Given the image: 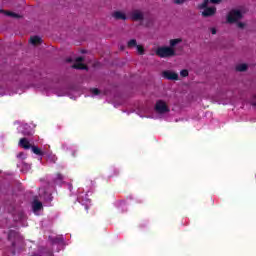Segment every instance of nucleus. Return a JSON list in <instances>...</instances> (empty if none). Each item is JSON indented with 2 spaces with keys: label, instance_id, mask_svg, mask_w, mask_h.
Returning a JSON list of instances; mask_svg holds the SVG:
<instances>
[{
  "label": "nucleus",
  "instance_id": "c85d7f7f",
  "mask_svg": "<svg viewBox=\"0 0 256 256\" xmlns=\"http://www.w3.org/2000/svg\"><path fill=\"white\" fill-rule=\"evenodd\" d=\"M72 156L75 157V153H72Z\"/></svg>",
  "mask_w": 256,
  "mask_h": 256
},
{
  "label": "nucleus",
  "instance_id": "ddd939ff",
  "mask_svg": "<svg viewBox=\"0 0 256 256\" xmlns=\"http://www.w3.org/2000/svg\"><path fill=\"white\" fill-rule=\"evenodd\" d=\"M113 17L114 19H121L122 21H125V19H127V16L125 15V13L121 11L114 12Z\"/></svg>",
  "mask_w": 256,
  "mask_h": 256
},
{
  "label": "nucleus",
  "instance_id": "f03ea898",
  "mask_svg": "<svg viewBox=\"0 0 256 256\" xmlns=\"http://www.w3.org/2000/svg\"><path fill=\"white\" fill-rule=\"evenodd\" d=\"M240 19H243V14L239 10H232L227 16L228 23H237Z\"/></svg>",
  "mask_w": 256,
  "mask_h": 256
},
{
  "label": "nucleus",
  "instance_id": "4468645a",
  "mask_svg": "<svg viewBox=\"0 0 256 256\" xmlns=\"http://www.w3.org/2000/svg\"><path fill=\"white\" fill-rule=\"evenodd\" d=\"M30 43L32 45H39L41 43V38L39 36H33L30 38Z\"/></svg>",
  "mask_w": 256,
  "mask_h": 256
},
{
  "label": "nucleus",
  "instance_id": "dca6fc26",
  "mask_svg": "<svg viewBox=\"0 0 256 256\" xmlns=\"http://www.w3.org/2000/svg\"><path fill=\"white\" fill-rule=\"evenodd\" d=\"M30 170H31V165L26 163L22 164V168H21L22 173H27V171H30Z\"/></svg>",
  "mask_w": 256,
  "mask_h": 256
},
{
  "label": "nucleus",
  "instance_id": "6e6552de",
  "mask_svg": "<svg viewBox=\"0 0 256 256\" xmlns=\"http://www.w3.org/2000/svg\"><path fill=\"white\" fill-rule=\"evenodd\" d=\"M32 211L35 215H40L41 211H43V203L39 200H34L32 202Z\"/></svg>",
  "mask_w": 256,
  "mask_h": 256
},
{
  "label": "nucleus",
  "instance_id": "c756f323",
  "mask_svg": "<svg viewBox=\"0 0 256 256\" xmlns=\"http://www.w3.org/2000/svg\"><path fill=\"white\" fill-rule=\"evenodd\" d=\"M65 147H66V146H65V145H63V149H65Z\"/></svg>",
  "mask_w": 256,
  "mask_h": 256
},
{
  "label": "nucleus",
  "instance_id": "9b49d317",
  "mask_svg": "<svg viewBox=\"0 0 256 256\" xmlns=\"http://www.w3.org/2000/svg\"><path fill=\"white\" fill-rule=\"evenodd\" d=\"M18 130L21 131L22 135H31L33 133L31 126H28L27 124L20 126Z\"/></svg>",
  "mask_w": 256,
  "mask_h": 256
},
{
  "label": "nucleus",
  "instance_id": "9d476101",
  "mask_svg": "<svg viewBox=\"0 0 256 256\" xmlns=\"http://www.w3.org/2000/svg\"><path fill=\"white\" fill-rule=\"evenodd\" d=\"M73 67H74V69H87V67L83 63V58L82 57L76 58Z\"/></svg>",
  "mask_w": 256,
  "mask_h": 256
},
{
  "label": "nucleus",
  "instance_id": "6ab92c4d",
  "mask_svg": "<svg viewBox=\"0 0 256 256\" xmlns=\"http://www.w3.org/2000/svg\"><path fill=\"white\" fill-rule=\"evenodd\" d=\"M5 15H8V17H13L14 19H19V14L15 12H5Z\"/></svg>",
  "mask_w": 256,
  "mask_h": 256
},
{
  "label": "nucleus",
  "instance_id": "1a4fd4ad",
  "mask_svg": "<svg viewBox=\"0 0 256 256\" xmlns=\"http://www.w3.org/2000/svg\"><path fill=\"white\" fill-rule=\"evenodd\" d=\"M128 47H136V49H137L139 55H143V53H144V51H145V50L143 49V46L137 45V40H135V39H132V40H130V41L128 42Z\"/></svg>",
  "mask_w": 256,
  "mask_h": 256
},
{
  "label": "nucleus",
  "instance_id": "5701e85b",
  "mask_svg": "<svg viewBox=\"0 0 256 256\" xmlns=\"http://www.w3.org/2000/svg\"><path fill=\"white\" fill-rule=\"evenodd\" d=\"M18 159H25L27 157V155H25V153L23 152H20L18 155H17Z\"/></svg>",
  "mask_w": 256,
  "mask_h": 256
},
{
  "label": "nucleus",
  "instance_id": "aec40b11",
  "mask_svg": "<svg viewBox=\"0 0 256 256\" xmlns=\"http://www.w3.org/2000/svg\"><path fill=\"white\" fill-rule=\"evenodd\" d=\"M54 181H55L56 185L61 184V181H63V175L57 174V176H56Z\"/></svg>",
  "mask_w": 256,
  "mask_h": 256
},
{
  "label": "nucleus",
  "instance_id": "cd10ccee",
  "mask_svg": "<svg viewBox=\"0 0 256 256\" xmlns=\"http://www.w3.org/2000/svg\"><path fill=\"white\" fill-rule=\"evenodd\" d=\"M53 197H51V194L48 195L47 201H52Z\"/></svg>",
  "mask_w": 256,
  "mask_h": 256
},
{
  "label": "nucleus",
  "instance_id": "bb28decb",
  "mask_svg": "<svg viewBox=\"0 0 256 256\" xmlns=\"http://www.w3.org/2000/svg\"><path fill=\"white\" fill-rule=\"evenodd\" d=\"M211 3H221V0H211Z\"/></svg>",
  "mask_w": 256,
  "mask_h": 256
},
{
  "label": "nucleus",
  "instance_id": "4be33fe9",
  "mask_svg": "<svg viewBox=\"0 0 256 256\" xmlns=\"http://www.w3.org/2000/svg\"><path fill=\"white\" fill-rule=\"evenodd\" d=\"M180 75H181V77H187V75H189V71H187V70H182V71L180 72Z\"/></svg>",
  "mask_w": 256,
  "mask_h": 256
},
{
  "label": "nucleus",
  "instance_id": "f257e3e1",
  "mask_svg": "<svg viewBox=\"0 0 256 256\" xmlns=\"http://www.w3.org/2000/svg\"><path fill=\"white\" fill-rule=\"evenodd\" d=\"M181 41H183L181 38H176V39H172L170 40V46L171 47H159L156 50V55H158V57H173V55H175V50L173 49V47H175V45H178V43H181Z\"/></svg>",
  "mask_w": 256,
  "mask_h": 256
},
{
  "label": "nucleus",
  "instance_id": "a878e982",
  "mask_svg": "<svg viewBox=\"0 0 256 256\" xmlns=\"http://www.w3.org/2000/svg\"><path fill=\"white\" fill-rule=\"evenodd\" d=\"M238 27L240 28V29H243L244 27H245V24L244 23H238Z\"/></svg>",
  "mask_w": 256,
  "mask_h": 256
},
{
  "label": "nucleus",
  "instance_id": "393cba45",
  "mask_svg": "<svg viewBox=\"0 0 256 256\" xmlns=\"http://www.w3.org/2000/svg\"><path fill=\"white\" fill-rule=\"evenodd\" d=\"M210 31H211L212 35H216L217 34V29H215V28H211Z\"/></svg>",
  "mask_w": 256,
  "mask_h": 256
},
{
  "label": "nucleus",
  "instance_id": "f8f14e48",
  "mask_svg": "<svg viewBox=\"0 0 256 256\" xmlns=\"http://www.w3.org/2000/svg\"><path fill=\"white\" fill-rule=\"evenodd\" d=\"M19 145L20 147H22V149H31V144L29 143V140H27V138L20 139Z\"/></svg>",
  "mask_w": 256,
  "mask_h": 256
},
{
  "label": "nucleus",
  "instance_id": "a211bd4d",
  "mask_svg": "<svg viewBox=\"0 0 256 256\" xmlns=\"http://www.w3.org/2000/svg\"><path fill=\"white\" fill-rule=\"evenodd\" d=\"M236 69H237L238 71H247V64H238V65L236 66Z\"/></svg>",
  "mask_w": 256,
  "mask_h": 256
},
{
  "label": "nucleus",
  "instance_id": "412c9836",
  "mask_svg": "<svg viewBox=\"0 0 256 256\" xmlns=\"http://www.w3.org/2000/svg\"><path fill=\"white\" fill-rule=\"evenodd\" d=\"M90 93H92L93 96L99 95V89H97V88H92V89L90 90Z\"/></svg>",
  "mask_w": 256,
  "mask_h": 256
},
{
  "label": "nucleus",
  "instance_id": "b1692460",
  "mask_svg": "<svg viewBox=\"0 0 256 256\" xmlns=\"http://www.w3.org/2000/svg\"><path fill=\"white\" fill-rule=\"evenodd\" d=\"M186 1L187 0H174V3H176V5H183Z\"/></svg>",
  "mask_w": 256,
  "mask_h": 256
},
{
  "label": "nucleus",
  "instance_id": "39448f33",
  "mask_svg": "<svg viewBox=\"0 0 256 256\" xmlns=\"http://www.w3.org/2000/svg\"><path fill=\"white\" fill-rule=\"evenodd\" d=\"M162 77H164V79H168L169 81H177V79H179V74L171 70H166L162 73Z\"/></svg>",
  "mask_w": 256,
  "mask_h": 256
},
{
  "label": "nucleus",
  "instance_id": "423d86ee",
  "mask_svg": "<svg viewBox=\"0 0 256 256\" xmlns=\"http://www.w3.org/2000/svg\"><path fill=\"white\" fill-rule=\"evenodd\" d=\"M143 11L141 10H132L130 12V19H132V21H143Z\"/></svg>",
  "mask_w": 256,
  "mask_h": 256
},
{
  "label": "nucleus",
  "instance_id": "20e7f679",
  "mask_svg": "<svg viewBox=\"0 0 256 256\" xmlns=\"http://www.w3.org/2000/svg\"><path fill=\"white\" fill-rule=\"evenodd\" d=\"M156 113H159L160 115H163L165 113H169V107L164 101H158L155 106Z\"/></svg>",
  "mask_w": 256,
  "mask_h": 256
},
{
  "label": "nucleus",
  "instance_id": "2eb2a0df",
  "mask_svg": "<svg viewBox=\"0 0 256 256\" xmlns=\"http://www.w3.org/2000/svg\"><path fill=\"white\" fill-rule=\"evenodd\" d=\"M32 152L35 155H40V157H43V155H45V153L43 151H41V149H39V147H37V146H32Z\"/></svg>",
  "mask_w": 256,
  "mask_h": 256
},
{
  "label": "nucleus",
  "instance_id": "7ed1b4c3",
  "mask_svg": "<svg viewBox=\"0 0 256 256\" xmlns=\"http://www.w3.org/2000/svg\"><path fill=\"white\" fill-rule=\"evenodd\" d=\"M209 0H205L204 3L201 5V8L204 9L202 12L203 17H212L215 15L217 9L215 7H207Z\"/></svg>",
  "mask_w": 256,
  "mask_h": 256
},
{
  "label": "nucleus",
  "instance_id": "f3484780",
  "mask_svg": "<svg viewBox=\"0 0 256 256\" xmlns=\"http://www.w3.org/2000/svg\"><path fill=\"white\" fill-rule=\"evenodd\" d=\"M47 161H49L50 163H55L57 161V156H55L54 154H49L47 156Z\"/></svg>",
  "mask_w": 256,
  "mask_h": 256
},
{
  "label": "nucleus",
  "instance_id": "0eeeda50",
  "mask_svg": "<svg viewBox=\"0 0 256 256\" xmlns=\"http://www.w3.org/2000/svg\"><path fill=\"white\" fill-rule=\"evenodd\" d=\"M77 199L81 205L85 206L86 211L89 209V207H91V200L87 198V194H79Z\"/></svg>",
  "mask_w": 256,
  "mask_h": 256
}]
</instances>
